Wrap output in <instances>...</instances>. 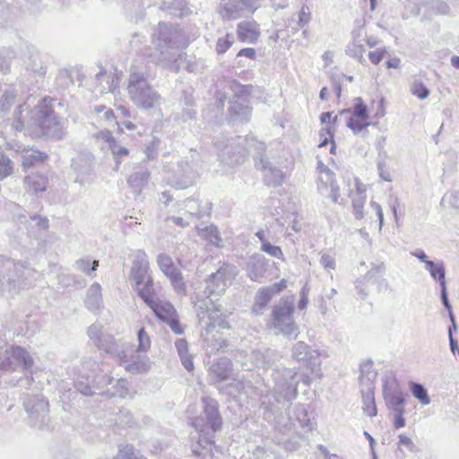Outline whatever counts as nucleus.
<instances>
[{
	"label": "nucleus",
	"mask_w": 459,
	"mask_h": 459,
	"mask_svg": "<svg viewBox=\"0 0 459 459\" xmlns=\"http://www.w3.org/2000/svg\"><path fill=\"white\" fill-rule=\"evenodd\" d=\"M134 286L139 297L153 311L154 316H175L174 306L160 296V286L152 278H148L143 284Z\"/></svg>",
	"instance_id": "8"
},
{
	"label": "nucleus",
	"mask_w": 459,
	"mask_h": 459,
	"mask_svg": "<svg viewBox=\"0 0 459 459\" xmlns=\"http://www.w3.org/2000/svg\"><path fill=\"white\" fill-rule=\"evenodd\" d=\"M5 345L4 342H0V350ZM33 364L32 356L22 347L11 346L4 351H0V370L2 371L11 372L15 371L18 368H22L27 372Z\"/></svg>",
	"instance_id": "10"
},
{
	"label": "nucleus",
	"mask_w": 459,
	"mask_h": 459,
	"mask_svg": "<svg viewBox=\"0 0 459 459\" xmlns=\"http://www.w3.org/2000/svg\"><path fill=\"white\" fill-rule=\"evenodd\" d=\"M15 99L13 91H5L0 101V110L7 111Z\"/></svg>",
	"instance_id": "63"
},
{
	"label": "nucleus",
	"mask_w": 459,
	"mask_h": 459,
	"mask_svg": "<svg viewBox=\"0 0 459 459\" xmlns=\"http://www.w3.org/2000/svg\"><path fill=\"white\" fill-rule=\"evenodd\" d=\"M262 0H233L221 3L219 13L223 20L248 18L261 6Z\"/></svg>",
	"instance_id": "15"
},
{
	"label": "nucleus",
	"mask_w": 459,
	"mask_h": 459,
	"mask_svg": "<svg viewBox=\"0 0 459 459\" xmlns=\"http://www.w3.org/2000/svg\"><path fill=\"white\" fill-rule=\"evenodd\" d=\"M250 143L247 137L238 136L223 147L217 144L219 158L221 162L233 167L242 164L250 152Z\"/></svg>",
	"instance_id": "13"
},
{
	"label": "nucleus",
	"mask_w": 459,
	"mask_h": 459,
	"mask_svg": "<svg viewBox=\"0 0 459 459\" xmlns=\"http://www.w3.org/2000/svg\"><path fill=\"white\" fill-rule=\"evenodd\" d=\"M275 430L281 435V437H275V440L279 445H282L285 450L293 452L297 450L299 444L292 434L295 433L294 423L291 418H281L275 421Z\"/></svg>",
	"instance_id": "18"
},
{
	"label": "nucleus",
	"mask_w": 459,
	"mask_h": 459,
	"mask_svg": "<svg viewBox=\"0 0 459 459\" xmlns=\"http://www.w3.org/2000/svg\"><path fill=\"white\" fill-rule=\"evenodd\" d=\"M72 168L77 176L74 182L81 186L90 185L93 181V156L91 153L79 154L72 160Z\"/></svg>",
	"instance_id": "17"
},
{
	"label": "nucleus",
	"mask_w": 459,
	"mask_h": 459,
	"mask_svg": "<svg viewBox=\"0 0 459 459\" xmlns=\"http://www.w3.org/2000/svg\"><path fill=\"white\" fill-rule=\"evenodd\" d=\"M234 37L232 34H227L224 38H219L216 42L215 50L221 55L224 54L233 44Z\"/></svg>",
	"instance_id": "54"
},
{
	"label": "nucleus",
	"mask_w": 459,
	"mask_h": 459,
	"mask_svg": "<svg viewBox=\"0 0 459 459\" xmlns=\"http://www.w3.org/2000/svg\"><path fill=\"white\" fill-rule=\"evenodd\" d=\"M230 116L234 121L247 122L250 117V108L243 97H234L230 101Z\"/></svg>",
	"instance_id": "28"
},
{
	"label": "nucleus",
	"mask_w": 459,
	"mask_h": 459,
	"mask_svg": "<svg viewBox=\"0 0 459 459\" xmlns=\"http://www.w3.org/2000/svg\"><path fill=\"white\" fill-rule=\"evenodd\" d=\"M14 52L10 48H4L0 51V71H7Z\"/></svg>",
	"instance_id": "58"
},
{
	"label": "nucleus",
	"mask_w": 459,
	"mask_h": 459,
	"mask_svg": "<svg viewBox=\"0 0 459 459\" xmlns=\"http://www.w3.org/2000/svg\"><path fill=\"white\" fill-rule=\"evenodd\" d=\"M267 325L275 334H282L289 340L296 339L299 334V326L294 317H271Z\"/></svg>",
	"instance_id": "22"
},
{
	"label": "nucleus",
	"mask_w": 459,
	"mask_h": 459,
	"mask_svg": "<svg viewBox=\"0 0 459 459\" xmlns=\"http://www.w3.org/2000/svg\"><path fill=\"white\" fill-rule=\"evenodd\" d=\"M198 235L209 241L211 244L221 247L222 239L221 238L218 228L214 225L204 226L200 224L197 226Z\"/></svg>",
	"instance_id": "35"
},
{
	"label": "nucleus",
	"mask_w": 459,
	"mask_h": 459,
	"mask_svg": "<svg viewBox=\"0 0 459 459\" xmlns=\"http://www.w3.org/2000/svg\"><path fill=\"white\" fill-rule=\"evenodd\" d=\"M355 101L356 103L352 110L353 117L366 120L368 117L367 106L364 104L361 98H356Z\"/></svg>",
	"instance_id": "55"
},
{
	"label": "nucleus",
	"mask_w": 459,
	"mask_h": 459,
	"mask_svg": "<svg viewBox=\"0 0 459 459\" xmlns=\"http://www.w3.org/2000/svg\"><path fill=\"white\" fill-rule=\"evenodd\" d=\"M115 424L122 428L131 426L133 424V417L129 411L126 409L119 410L117 417L114 420Z\"/></svg>",
	"instance_id": "56"
},
{
	"label": "nucleus",
	"mask_w": 459,
	"mask_h": 459,
	"mask_svg": "<svg viewBox=\"0 0 459 459\" xmlns=\"http://www.w3.org/2000/svg\"><path fill=\"white\" fill-rule=\"evenodd\" d=\"M411 92L420 100H425L429 96V90L420 81H414L412 82Z\"/></svg>",
	"instance_id": "53"
},
{
	"label": "nucleus",
	"mask_w": 459,
	"mask_h": 459,
	"mask_svg": "<svg viewBox=\"0 0 459 459\" xmlns=\"http://www.w3.org/2000/svg\"><path fill=\"white\" fill-rule=\"evenodd\" d=\"M251 383L249 381H243L234 379L231 383L227 385L223 392L227 393L233 398L240 397L242 394H247L248 389H251Z\"/></svg>",
	"instance_id": "36"
},
{
	"label": "nucleus",
	"mask_w": 459,
	"mask_h": 459,
	"mask_svg": "<svg viewBox=\"0 0 459 459\" xmlns=\"http://www.w3.org/2000/svg\"><path fill=\"white\" fill-rule=\"evenodd\" d=\"M166 325H168L171 331L176 334H182L185 332V327L181 325L178 317H159Z\"/></svg>",
	"instance_id": "59"
},
{
	"label": "nucleus",
	"mask_w": 459,
	"mask_h": 459,
	"mask_svg": "<svg viewBox=\"0 0 459 459\" xmlns=\"http://www.w3.org/2000/svg\"><path fill=\"white\" fill-rule=\"evenodd\" d=\"M22 152V162L24 168L32 167L38 162H42L44 159L47 158V155L44 152H40L37 150L23 149Z\"/></svg>",
	"instance_id": "40"
},
{
	"label": "nucleus",
	"mask_w": 459,
	"mask_h": 459,
	"mask_svg": "<svg viewBox=\"0 0 459 459\" xmlns=\"http://www.w3.org/2000/svg\"><path fill=\"white\" fill-rule=\"evenodd\" d=\"M272 380L273 387L271 394L277 403H286L297 398L299 383L309 386L312 377L307 373L299 374L294 368L276 366L273 369Z\"/></svg>",
	"instance_id": "5"
},
{
	"label": "nucleus",
	"mask_w": 459,
	"mask_h": 459,
	"mask_svg": "<svg viewBox=\"0 0 459 459\" xmlns=\"http://www.w3.org/2000/svg\"><path fill=\"white\" fill-rule=\"evenodd\" d=\"M319 169V182L318 185V190L324 194L325 190H327L328 188V180H331L333 178V173L321 161H318V167Z\"/></svg>",
	"instance_id": "45"
},
{
	"label": "nucleus",
	"mask_w": 459,
	"mask_h": 459,
	"mask_svg": "<svg viewBox=\"0 0 459 459\" xmlns=\"http://www.w3.org/2000/svg\"><path fill=\"white\" fill-rule=\"evenodd\" d=\"M426 270L434 280L439 282L440 286L446 285V269L443 262H428Z\"/></svg>",
	"instance_id": "41"
},
{
	"label": "nucleus",
	"mask_w": 459,
	"mask_h": 459,
	"mask_svg": "<svg viewBox=\"0 0 459 459\" xmlns=\"http://www.w3.org/2000/svg\"><path fill=\"white\" fill-rule=\"evenodd\" d=\"M88 336L93 344L100 351L111 355L117 352L118 344L114 337L102 332V326L99 324H92L88 328Z\"/></svg>",
	"instance_id": "19"
},
{
	"label": "nucleus",
	"mask_w": 459,
	"mask_h": 459,
	"mask_svg": "<svg viewBox=\"0 0 459 459\" xmlns=\"http://www.w3.org/2000/svg\"><path fill=\"white\" fill-rule=\"evenodd\" d=\"M195 177V171L188 160H180L178 163V170L175 173L172 181L179 188H186L193 183Z\"/></svg>",
	"instance_id": "26"
},
{
	"label": "nucleus",
	"mask_w": 459,
	"mask_h": 459,
	"mask_svg": "<svg viewBox=\"0 0 459 459\" xmlns=\"http://www.w3.org/2000/svg\"><path fill=\"white\" fill-rule=\"evenodd\" d=\"M85 305L91 313H98L102 305L101 286L94 282L87 290Z\"/></svg>",
	"instance_id": "31"
},
{
	"label": "nucleus",
	"mask_w": 459,
	"mask_h": 459,
	"mask_svg": "<svg viewBox=\"0 0 459 459\" xmlns=\"http://www.w3.org/2000/svg\"><path fill=\"white\" fill-rule=\"evenodd\" d=\"M421 4L429 6L436 13L446 14L449 10L448 5L442 0L421 1Z\"/></svg>",
	"instance_id": "57"
},
{
	"label": "nucleus",
	"mask_w": 459,
	"mask_h": 459,
	"mask_svg": "<svg viewBox=\"0 0 459 459\" xmlns=\"http://www.w3.org/2000/svg\"><path fill=\"white\" fill-rule=\"evenodd\" d=\"M410 389L412 395L420 401L422 405H429L430 398L425 386L420 383L411 382Z\"/></svg>",
	"instance_id": "43"
},
{
	"label": "nucleus",
	"mask_w": 459,
	"mask_h": 459,
	"mask_svg": "<svg viewBox=\"0 0 459 459\" xmlns=\"http://www.w3.org/2000/svg\"><path fill=\"white\" fill-rule=\"evenodd\" d=\"M13 172V163L4 152L0 150V180L7 178Z\"/></svg>",
	"instance_id": "49"
},
{
	"label": "nucleus",
	"mask_w": 459,
	"mask_h": 459,
	"mask_svg": "<svg viewBox=\"0 0 459 459\" xmlns=\"http://www.w3.org/2000/svg\"><path fill=\"white\" fill-rule=\"evenodd\" d=\"M268 355L264 354V350H255L250 354V359L255 368H264V358Z\"/></svg>",
	"instance_id": "62"
},
{
	"label": "nucleus",
	"mask_w": 459,
	"mask_h": 459,
	"mask_svg": "<svg viewBox=\"0 0 459 459\" xmlns=\"http://www.w3.org/2000/svg\"><path fill=\"white\" fill-rule=\"evenodd\" d=\"M75 268L86 274L95 272L99 266L98 260H91L90 257H84L77 260L74 264Z\"/></svg>",
	"instance_id": "47"
},
{
	"label": "nucleus",
	"mask_w": 459,
	"mask_h": 459,
	"mask_svg": "<svg viewBox=\"0 0 459 459\" xmlns=\"http://www.w3.org/2000/svg\"><path fill=\"white\" fill-rule=\"evenodd\" d=\"M261 250L267 253L268 255H270L273 257H276V258L283 257V253H282L281 249L277 246L272 245L270 242H264L261 246Z\"/></svg>",
	"instance_id": "64"
},
{
	"label": "nucleus",
	"mask_w": 459,
	"mask_h": 459,
	"mask_svg": "<svg viewBox=\"0 0 459 459\" xmlns=\"http://www.w3.org/2000/svg\"><path fill=\"white\" fill-rule=\"evenodd\" d=\"M255 166L257 169H260L264 173V180L267 186H279L282 181V173L281 171L273 167L270 161L260 155L259 157L255 158Z\"/></svg>",
	"instance_id": "23"
},
{
	"label": "nucleus",
	"mask_w": 459,
	"mask_h": 459,
	"mask_svg": "<svg viewBox=\"0 0 459 459\" xmlns=\"http://www.w3.org/2000/svg\"><path fill=\"white\" fill-rule=\"evenodd\" d=\"M150 178V171L146 167L138 166L134 169L133 173L127 178L129 186L137 194H140L147 186Z\"/></svg>",
	"instance_id": "29"
},
{
	"label": "nucleus",
	"mask_w": 459,
	"mask_h": 459,
	"mask_svg": "<svg viewBox=\"0 0 459 459\" xmlns=\"http://www.w3.org/2000/svg\"><path fill=\"white\" fill-rule=\"evenodd\" d=\"M108 393L111 396H117L125 398L129 394V384L126 379L119 378L116 381V384L112 386V390L108 389Z\"/></svg>",
	"instance_id": "46"
},
{
	"label": "nucleus",
	"mask_w": 459,
	"mask_h": 459,
	"mask_svg": "<svg viewBox=\"0 0 459 459\" xmlns=\"http://www.w3.org/2000/svg\"><path fill=\"white\" fill-rule=\"evenodd\" d=\"M273 296V294L271 290H268L267 288L259 289L255 298V303L253 306L254 312L255 314H262L265 307L271 301Z\"/></svg>",
	"instance_id": "39"
},
{
	"label": "nucleus",
	"mask_w": 459,
	"mask_h": 459,
	"mask_svg": "<svg viewBox=\"0 0 459 459\" xmlns=\"http://www.w3.org/2000/svg\"><path fill=\"white\" fill-rule=\"evenodd\" d=\"M157 264L160 271L169 279L171 285L178 295H185L186 286L180 270L175 265L172 258L164 253L157 257Z\"/></svg>",
	"instance_id": "16"
},
{
	"label": "nucleus",
	"mask_w": 459,
	"mask_h": 459,
	"mask_svg": "<svg viewBox=\"0 0 459 459\" xmlns=\"http://www.w3.org/2000/svg\"><path fill=\"white\" fill-rule=\"evenodd\" d=\"M109 150L111 151L114 159L117 162V167L120 164L123 158L127 157L129 154V151L126 147L119 144L117 141L110 145Z\"/></svg>",
	"instance_id": "52"
},
{
	"label": "nucleus",
	"mask_w": 459,
	"mask_h": 459,
	"mask_svg": "<svg viewBox=\"0 0 459 459\" xmlns=\"http://www.w3.org/2000/svg\"><path fill=\"white\" fill-rule=\"evenodd\" d=\"M114 459H143L139 456L138 453L135 452L134 448L131 445L119 446L118 453Z\"/></svg>",
	"instance_id": "51"
},
{
	"label": "nucleus",
	"mask_w": 459,
	"mask_h": 459,
	"mask_svg": "<svg viewBox=\"0 0 459 459\" xmlns=\"http://www.w3.org/2000/svg\"><path fill=\"white\" fill-rule=\"evenodd\" d=\"M237 274V268L233 264H223L215 273L206 280L205 289L202 294L195 297V307L197 316L212 314L221 310V305L218 303V296L221 295L229 283Z\"/></svg>",
	"instance_id": "4"
},
{
	"label": "nucleus",
	"mask_w": 459,
	"mask_h": 459,
	"mask_svg": "<svg viewBox=\"0 0 459 459\" xmlns=\"http://www.w3.org/2000/svg\"><path fill=\"white\" fill-rule=\"evenodd\" d=\"M148 278H152L150 272L148 256L143 250H137L134 254L129 279L134 285L143 284Z\"/></svg>",
	"instance_id": "20"
},
{
	"label": "nucleus",
	"mask_w": 459,
	"mask_h": 459,
	"mask_svg": "<svg viewBox=\"0 0 459 459\" xmlns=\"http://www.w3.org/2000/svg\"><path fill=\"white\" fill-rule=\"evenodd\" d=\"M320 352L318 350L313 349L305 342L299 341L292 345L291 358L295 361L301 363L311 375L321 377V361Z\"/></svg>",
	"instance_id": "14"
},
{
	"label": "nucleus",
	"mask_w": 459,
	"mask_h": 459,
	"mask_svg": "<svg viewBox=\"0 0 459 459\" xmlns=\"http://www.w3.org/2000/svg\"><path fill=\"white\" fill-rule=\"evenodd\" d=\"M404 394L399 387L394 379H386L383 385V396L387 407L394 408L405 404Z\"/></svg>",
	"instance_id": "24"
},
{
	"label": "nucleus",
	"mask_w": 459,
	"mask_h": 459,
	"mask_svg": "<svg viewBox=\"0 0 459 459\" xmlns=\"http://www.w3.org/2000/svg\"><path fill=\"white\" fill-rule=\"evenodd\" d=\"M203 416L193 420L192 425L198 432L196 445L192 448L193 453L202 459H212V447L214 444V433L221 429L222 418L219 411L218 402L209 396L202 398Z\"/></svg>",
	"instance_id": "2"
},
{
	"label": "nucleus",
	"mask_w": 459,
	"mask_h": 459,
	"mask_svg": "<svg viewBox=\"0 0 459 459\" xmlns=\"http://www.w3.org/2000/svg\"><path fill=\"white\" fill-rule=\"evenodd\" d=\"M23 406L29 414L30 427L45 430L49 429L48 402L42 396H27L23 401Z\"/></svg>",
	"instance_id": "12"
},
{
	"label": "nucleus",
	"mask_w": 459,
	"mask_h": 459,
	"mask_svg": "<svg viewBox=\"0 0 459 459\" xmlns=\"http://www.w3.org/2000/svg\"><path fill=\"white\" fill-rule=\"evenodd\" d=\"M366 201L365 195H362L360 188L358 187V196L352 198V207L355 218L361 220L364 217L363 207Z\"/></svg>",
	"instance_id": "50"
},
{
	"label": "nucleus",
	"mask_w": 459,
	"mask_h": 459,
	"mask_svg": "<svg viewBox=\"0 0 459 459\" xmlns=\"http://www.w3.org/2000/svg\"><path fill=\"white\" fill-rule=\"evenodd\" d=\"M294 308V296L284 297L274 306L272 316H292Z\"/></svg>",
	"instance_id": "37"
},
{
	"label": "nucleus",
	"mask_w": 459,
	"mask_h": 459,
	"mask_svg": "<svg viewBox=\"0 0 459 459\" xmlns=\"http://www.w3.org/2000/svg\"><path fill=\"white\" fill-rule=\"evenodd\" d=\"M127 92L130 100L141 109H151L161 102L160 94L148 82L146 70L132 65L127 80Z\"/></svg>",
	"instance_id": "6"
},
{
	"label": "nucleus",
	"mask_w": 459,
	"mask_h": 459,
	"mask_svg": "<svg viewBox=\"0 0 459 459\" xmlns=\"http://www.w3.org/2000/svg\"><path fill=\"white\" fill-rule=\"evenodd\" d=\"M211 209L212 204L208 201L202 204L198 199L189 198L183 202L177 203L175 211L190 219H200L205 215H209Z\"/></svg>",
	"instance_id": "21"
},
{
	"label": "nucleus",
	"mask_w": 459,
	"mask_h": 459,
	"mask_svg": "<svg viewBox=\"0 0 459 459\" xmlns=\"http://www.w3.org/2000/svg\"><path fill=\"white\" fill-rule=\"evenodd\" d=\"M47 98L43 99L29 113V117L26 121L27 126L33 129H39V131L51 138L62 139L65 134V127L64 123L55 115L52 106ZM24 105H19L17 110L14 112L16 121L13 124V127L16 131H22L25 126V122L21 119V115Z\"/></svg>",
	"instance_id": "3"
},
{
	"label": "nucleus",
	"mask_w": 459,
	"mask_h": 459,
	"mask_svg": "<svg viewBox=\"0 0 459 459\" xmlns=\"http://www.w3.org/2000/svg\"><path fill=\"white\" fill-rule=\"evenodd\" d=\"M199 325L204 327V330L201 332V337L204 342H209V334L212 333L217 327L229 328V324L222 317H201Z\"/></svg>",
	"instance_id": "30"
},
{
	"label": "nucleus",
	"mask_w": 459,
	"mask_h": 459,
	"mask_svg": "<svg viewBox=\"0 0 459 459\" xmlns=\"http://www.w3.org/2000/svg\"><path fill=\"white\" fill-rule=\"evenodd\" d=\"M268 266L269 260L263 255H254L247 263V274L251 281L261 282L262 279L265 276Z\"/></svg>",
	"instance_id": "25"
},
{
	"label": "nucleus",
	"mask_w": 459,
	"mask_h": 459,
	"mask_svg": "<svg viewBox=\"0 0 459 459\" xmlns=\"http://www.w3.org/2000/svg\"><path fill=\"white\" fill-rule=\"evenodd\" d=\"M24 183L29 191L38 193L47 188L48 179L40 174H31L25 178Z\"/></svg>",
	"instance_id": "38"
},
{
	"label": "nucleus",
	"mask_w": 459,
	"mask_h": 459,
	"mask_svg": "<svg viewBox=\"0 0 459 459\" xmlns=\"http://www.w3.org/2000/svg\"><path fill=\"white\" fill-rule=\"evenodd\" d=\"M232 369V362L230 359L223 357L210 367V373L216 381L221 382L228 379Z\"/></svg>",
	"instance_id": "32"
},
{
	"label": "nucleus",
	"mask_w": 459,
	"mask_h": 459,
	"mask_svg": "<svg viewBox=\"0 0 459 459\" xmlns=\"http://www.w3.org/2000/svg\"><path fill=\"white\" fill-rule=\"evenodd\" d=\"M4 270L6 273L0 276L2 288L9 292H17L30 284L37 272L25 262H14L7 257H0Z\"/></svg>",
	"instance_id": "7"
},
{
	"label": "nucleus",
	"mask_w": 459,
	"mask_h": 459,
	"mask_svg": "<svg viewBox=\"0 0 459 459\" xmlns=\"http://www.w3.org/2000/svg\"><path fill=\"white\" fill-rule=\"evenodd\" d=\"M377 378V372L374 369L372 360H368L360 364V379L362 382H366V386L370 384L372 385L373 381Z\"/></svg>",
	"instance_id": "44"
},
{
	"label": "nucleus",
	"mask_w": 459,
	"mask_h": 459,
	"mask_svg": "<svg viewBox=\"0 0 459 459\" xmlns=\"http://www.w3.org/2000/svg\"><path fill=\"white\" fill-rule=\"evenodd\" d=\"M175 347L180 358L181 363L187 371L194 369L192 356L188 351V343L186 339L178 338L175 342Z\"/></svg>",
	"instance_id": "34"
},
{
	"label": "nucleus",
	"mask_w": 459,
	"mask_h": 459,
	"mask_svg": "<svg viewBox=\"0 0 459 459\" xmlns=\"http://www.w3.org/2000/svg\"><path fill=\"white\" fill-rule=\"evenodd\" d=\"M58 284L64 288H68L71 286H74L75 284H79L80 286L82 285V282L80 281H77L76 277L74 275L66 274V273H60L57 276Z\"/></svg>",
	"instance_id": "60"
},
{
	"label": "nucleus",
	"mask_w": 459,
	"mask_h": 459,
	"mask_svg": "<svg viewBox=\"0 0 459 459\" xmlns=\"http://www.w3.org/2000/svg\"><path fill=\"white\" fill-rule=\"evenodd\" d=\"M137 341L138 346L136 349L133 350L134 351L147 353V351L151 348V338L149 334L145 332L143 328H140L137 331Z\"/></svg>",
	"instance_id": "48"
},
{
	"label": "nucleus",
	"mask_w": 459,
	"mask_h": 459,
	"mask_svg": "<svg viewBox=\"0 0 459 459\" xmlns=\"http://www.w3.org/2000/svg\"><path fill=\"white\" fill-rule=\"evenodd\" d=\"M362 396V410L364 413L369 417H374L377 413V409L375 402V394L373 385L368 384L361 390Z\"/></svg>",
	"instance_id": "33"
},
{
	"label": "nucleus",
	"mask_w": 459,
	"mask_h": 459,
	"mask_svg": "<svg viewBox=\"0 0 459 459\" xmlns=\"http://www.w3.org/2000/svg\"><path fill=\"white\" fill-rule=\"evenodd\" d=\"M111 356L131 374L147 373L152 366L146 353L134 351L133 348L125 342L118 344L117 352L112 353Z\"/></svg>",
	"instance_id": "9"
},
{
	"label": "nucleus",
	"mask_w": 459,
	"mask_h": 459,
	"mask_svg": "<svg viewBox=\"0 0 459 459\" xmlns=\"http://www.w3.org/2000/svg\"><path fill=\"white\" fill-rule=\"evenodd\" d=\"M238 39L242 42L255 43L260 36L259 24L255 21H244L237 26Z\"/></svg>",
	"instance_id": "27"
},
{
	"label": "nucleus",
	"mask_w": 459,
	"mask_h": 459,
	"mask_svg": "<svg viewBox=\"0 0 459 459\" xmlns=\"http://www.w3.org/2000/svg\"><path fill=\"white\" fill-rule=\"evenodd\" d=\"M295 420L299 422L301 428H306L308 430L312 429L311 419L305 405L296 404L293 408Z\"/></svg>",
	"instance_id": "42"
},
{
	"label": "nucleus",
	"mask_w": 459,
	"mask_h": 459,
	"mask_svg": "<svg viewBox=\"0 0 459 459\" xmlns=\"http://www.w3.org/2000/svg\"><path fill=\"white\" fill-rule=\"evenodd\" d=\"M364 120L358 119L357 117H349L346 122L348 127H350L355 134L361 132L363 129L368 126V123H363Z\"/></svg>",
	"instance_id": "61"
},
{
	"label": "nucleus",
	"mask_w": 459,
	"mask_h": 459,
	"mask_svg": "<svg viewBox=\"0 0 459 459\" xmlns=\"http://www.w3.org/2000/svg\"><path fill=\"white\" fill-rule=\"evenodd\" d=\"M87 368H90L92 371L91 374L84 373L82 377H85L86 382H83L82 380L76 381V389L81 394L87 396L101 394L103 393L100 390L101 386L110 385L113 378L108 376L98 374L96 371H99L100 368L96 361H84L82 364V369L86 370Z\"/></svg>",
	"instance_id": "11"
},
{
	"label": "nucleus",
	"mask_w": 459,
	"mask_h": 459,
	"mask_svg": "<svg viewBox=\"0 0 459 459\" xmlns=\"http://www.w3.org/2000/svg\"><path fill=\"white\" fill-rule=\"evenodd\" d=\"M152 43L155 51L149 52V50H146L144 52V56H148L149 61L154 65H170L178 70L177 62L182 56L178 51L186 48L189 40L178 27L159 22L153 30Z\"/></svg>",
	"instance_id": "1"
}]
</instances>
